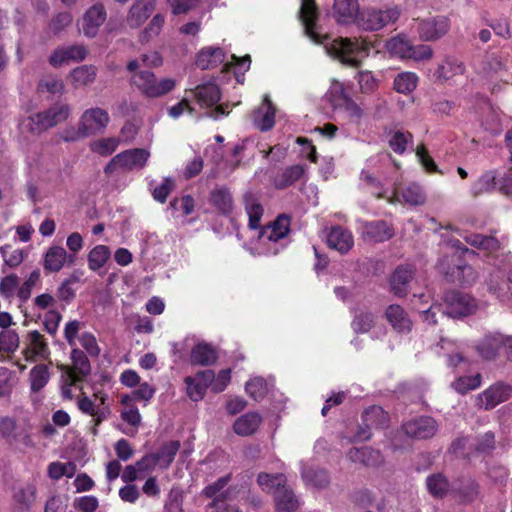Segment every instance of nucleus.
<instances>
[{"instance_id": "1", "label": "nucleus", "mask_w": 512, "mask_h": 512, "mask_svg": "<svg viewBox=\"0 0 512 512\" xmlns=\"http://www.w3.org/2000/svg\"><path fill=\"white\" fill-rule=\"evenodd\" d=\"M300 19L305 34L318 45H323L326 53L341 63L357 67L369 56L373 42L364 37L331 39L323 35L316 24L318 9L314 0H301Z\"/></svg>"}, {"instance_id": "2", "label": "nucleus", "mask_w": 512, "mask_h": 512, "mask_svg": "<svg viewBox=\"0 0 512 512\" xmlns=\"http://www.w3.org/2000/svg\"><path fill=\"white\" fill-rule=\"evenodd\" d=\"M444 255L438 261V269L451 281L470 284L475 280L473 268L462 261V257L474 256V251L468 249L459 240H449L444 246Z\"/></svg>"}, {"instance_id": "3", "label": "nucleus", "mask_w": 512, "mask_h": 512, "mask_svg": "<svg viewBox=\"0 0 512 512\" xmlns=\"http://www.w3.org/2000/svg\"><path fill=\"white\" fill-rule=\"evenodd\" d=\"M290 230V219L285 215L278 216L272 223L257 233L250 251L255 255H276L285 247L286 237Z\"/></svg>"}, {"instance_id": "4", "label": "nucleus", "mask_w": 512, "mask_h": 512, "mask_svg": "<svg viewBox=\"0 0 512 512\" xmlns=\"http://www.w3.org/2000/svg\"><path fill=\"white\" fill-rule=\"evenodd\" d=\"M222 63L225 67H233L237 81L242 82L240 74L243 75L250 68L251 60L248 55L243 58L226 55L222 48L213 46L203 48L197 55L196 64L201 69L214 68Z\"/></svg>"}, {"instance_id": "5", "label": "nucleus", "mask_w": 512, "mask_h": 512, "mask_svg": "<svg viewBox=\"0 0 512 512\" xmlns=\"http://www.w3.org/2000/svg\"><path fill=\"white\" fill-rule=\"evenodd\" d=\"M494 270L487 280L488 289L501 301L510 297V284H512V257L503 255L502 259H494Z\"/></svg>"}, {"instance_id": "6", "label": "nucleus", "mask_w": 512, "mask_h": 512, "mask_svg": "<svg viewBox=\"0 0 512 512\" xmlns=\"http://www.w3.org/2000/svg\"><path fill=\"white\" fill-rule=\"evenodd\" d=\"M400 13L401 11L397 6L384 10L373 7L365 8L358 15L355 24L364 31L375 32L387 25L394 24L399 19Z\"/></svg>"}, {"instance_id": "7", "label": "nucleus", "mask_w": 512, "mask_h": 512, "mask_svg": "<svg viewBox=\"0 0 512 512\" xmlns=\"http://www.w3.org/2000/svg\"><path fill=\"white\" fill-rule=\"evenodd\" d=\"M131 83L144 96L148 98H158L172 91L176 82L172 78L156 79L151 71H139L131 77Z\"/></svg>"}, {"instance_id": "8", "label": "nucleus", "mask_w": 512, "mask_h": 512, "mask_svg": "<svg viewBox=\"0 0 512 512\" xmlns=\"http://www.w3.org/2000/svg\"><path fill=\"white\" fill-rule=\"evenodd\" d=\"M110 120L106 110L95 107L84 111L81 116L78 130H73L74 135L64 136V141H76L82 137L102 132L108 125Z\"/></svg>"}, {"instance_id": "9", "label": "nucleus", "mask_w": 512, "mask_h": 512, "mask_svg": "<svg viewBox=\"0 0 512 512\" xmlns=\"http://www.w3.org/2000/svg\"><path fill=\"white\" fill-rule=\"evenodd\" d=\"M150 157V152L146 149H130L114 156L105 166L104 171L107 174L113 173L117 169L135 170L143 168Z\"/></svg>"}, {"instance_id": "10", "label": "nucleus", "mask_w": 512, "mask_h": 512, "mask_svg": "<svg viewBox=\"0 0 512 512\" xmlns=\"http://www.w3.org/2000/svg\"><path fill=\"white\" fill-rule=\"evenodd\" d=\"M445 313L452 318L472 315L478 310L477 301L470 295L451 291L445 295Z\"/></svg>"}, {"instance_id": "11", "label": "nucleus", "mask_w": 512, "mask_h": 512, "mask_svg": "<svg viewBox=\"0 0 512 512\" xmlns=\"http://www.w3.org/2000/svg\"><path fill=\"white\" fill-rule=\"evenodd\" d=\"M106 18L107 13L104 5L96 3L87 9L82 18L78 20L79 31L87 38H95Z\"/></svg>"}, {"instance_id": "12", "label": "nucleus", "mask_w": 512, "mask_h": 512, "mask_svg": "<svg viewBox=\"0 0 512 512\" xmlns=\"http://www.w3.org/2000/svg\"><path fill=\"white\" fill-rule=\"evenodd\" d=\"M511 394L512 387L510 385L503 382L494 383L477 395L476 406L484 410L493 409L507 401Z\"/></svg>"}, {"instance_id": "13", "label": "nucleus", "mask_w": 512, "mask_h": 512, "mask_svg": "<svg viewBox=\"0 0 512 512\" xmlns=\"http://www.w3.org/2000/svg\"><path fill=\"white\" fill-rule=\"evenodd\" d=\"M31 435L32 425L29 420H24L20 425L11 417H0V436L30 446L33 444Z\"/></svg>"}, {"instance_id": "14", "label": "nucleus", "mask_w": 512, "mask_h": 512, "mask_svg": "<svg viewBox=\"0 0 512 512\" xmlns=\"http://www.w3.org/2000/svg\"><path fill=\"white\" fill-rule=\"evenodd\" d=\"M450 29V21L446 16H433L421 19L417 31L424 41H436L442 38Z\"/></svg>"}, {"instance_id": "15", "label": "nucleus", "mask_w": 512, "mask_h": 512, "mask_svg": "<svg viewBox=\"0 0 512 512\" xmlns=\"http://www.w3.org/2000/svg\"><path fill=\"white\" fill-rule=\"evenodd\" d=\"M179 447L178 441H170L164 444L156 453L147 455L137 462L138 469L154 468L156 466L167 468L173 462Z\"/></svg>"}, {"instance_id": "16", "label": "nucleus", "mask_w": 512, "mask_h": 512, "mask_svg": "<svg viewBox=\"0 0 512 512\" xmlns=\"http://www.w3.org/2000/svg\"><path fill=\"white\" fill-rule=\"evenodd\" d=\"M88 56L86 46L74 44L56 48L49 57V63L55 67L68 65L70 62H81Z\"/></svg>"}, {"instance_id": "17", "label": "nucleus", "mask_w": 512, "mask_h": 512, "mask_svg": "<svg viewBox=\"0 0 512 512\" xmlns=\"http://www.w3.org/2000/svg\"><path fill=\"white\" fill-rule=\"evenodd\" d=\"M210 369L197 372L195 375L184 378L186 395L191 401L199 402L206 394L211 384Z\"/></svg>"}, {"instance_id": "18", "label": "nucleus", "mask_w": 512, "mask_h": 512, "mask_svg": "<svg viewBox=\"0 0 512 512\" xmlns=\"http://www.w3.org/2000/svg\"><path fill=\"white\" fill-rule=\"evenodd\" d=\"M362 420L365 428H360L359 431L352 437L353 441H365L371 437V428L382 427L387 421L386 412L378 406H372L367 409L363 415Z\"/></svg>"}, {"instance_id": "19", "label": "nucleus", "mask_w": 512, "mask_h": 512, "mask_svg": "<svg viewBox=\"0 0 512 512\" xmlns=\"http://www.w3.org/2000/svg\"><path fill=\"white\" fill-rule=\"evenodd\" d=\"M23 354L25 359L30 362L47 359L50 351L44 336L36 330L30 331L27 334Z\"/></svg>"}, {"instance_id": "20", "label": "nucleus", "mask_w": 512, "mask_h": 512, "mask_svg": "<svg viewBox=\"0 0 512 512\" xmlns=\"http://www.w3.org/2000/svg\"><path fill=\"white\" fill-rule=\"evenodd\" d=\"M358 229L362 238L369 242H383L393 236V229L384 221H359Z\"/></svg>"}, {"instance_id": "21", "label": "nucleus", "mask_w": 512, "mask_h": 512, "mask_svg": "<svg viewBox=\"0 0 512 512\" xmlns=\"http://www.w3.org/2000/svg\"><path fill=\"white\" fill-rule=\"evenodd\" d=\"M437 428L436 421L428 416L415 418L403 424V430L408 436L420 439L433 436Z\"/></svg>"}, {"instance_id": "22", "label": "nucleus", "mask_w": 512, "mask_h": 512, "mask_svg": "<svg viewBox=\"0 0 512 512\" xmlns=\"http://www.w3.org/2000/svg\"><path fill=\"white\" fill-rule=\"evenodd\" d=\"M360 12L358 0H334L332 15L338 24L356 23Z\"/></svg>"}, {"instance_id": "23", "label": "nucleus", "mask_w": 512, "mask_h": 512, "mask_svg": "<svg viewBox=\"0 0 512 512\" xmlns=\"http://www.w3.org/2000/svg\"><path fill=\"white\" fill-rule=\"evenodd\" d=\"M156 0H136L129 9L126 25L132 29L140 27L155 9Z\"/></svg>"}, {"instance_id": "24", "label": "nucleus", "mask_w": 512, "mask_h": 512, "mask_svg": "<svg viewBox=\"0 0 512 512\" xmlns=\"http://www.w3.org/2000/svg\"><path fill=\"white\" fill-rule=\"evenodd\" d=\"M276 108L272 104L268 95L263 98L262 104L253 112L252 121L254 126L260 131H269L275 123Z\"/></svg>"}, {"instance_id": "25", "label": "nucleus", "mask_w": 512, "mask_h": 512, "mask_svg": "<svg viewBox=\"0 0 512 512\" xmlns=\"http://www.w3.org/2000/svg\"><path fill=\"white\" fill-rule=\"evenodd\" d=\"M74 257L59 245L50 246L43 256V267L48 272H59L67 262L73 263Z\"/></svg>"}, {"instance_id": "26", "label": "nucleus", "mask_w": 512, "mask_h": 512, "mask_svg": "<svg viewBox=\"0 0 512 512\" xmlns=\"http://www.w3.org/2000/svg\"><path fill=\"white\" fill-rule=\"evenodd\" d=\"M98 69L95 65L84 64L72 69L67 80L75 89L85 88L92 85L97 78Z\"/></svg>"}, {"instance_id": "27", "label": "nucleus", "mask_w": 512, "mask_h": 512, "mask_svg": "<svg viewBox=\"0 0 512 512\" xmlns=\"http://www.w3.org/2000/svg\"><path fill=\"white\" fill-rule=\"evenodd\" d=\"M191 93L201 108L213 107L221 98L220 89L213 82L200 84Z\"/></svg>"}, {"instance_id": "28", "label": "nucleus", "mask_w": 512, "mask_h": 512, "mask_svg": "<svg viewBox=\"0 0 512 512\" xmlns=\"http://www.w3.org/2000/svg\"><path fill=\"white\" fill-rule=\"evenodd\" d=\"M435 353L447 359V365L456 367L465 360L461 345L453 340L442 338L435 346Z\"/></svg>"}, {"instance_id": "29", "label": "nucleus", "mask_w": 512, "mask_h": 512, "mask_svg": "<svg viewBox=\"0 0 512 512\" xmlns=\"http://www.w3.org/2000/svg\"><path fill=\"white\" fill-rule=\"evenodd\" d=\"M242 494H245V492L243 491ZM221 496L222 498L214 499L209 505L213 512H243L236 504V501L244 499V495H240V491L228 488Z\"/></svg>"}, {"instance_id": "30", "label": "nucleus", "mask_w": 512, "mask_h": 512, "mask_svg": "<svg viewBox=\"0 0 512 512\" xmlns=\"http://www.w3.org/2000/svg\"><path fill=\"white\" fill-rule=\"evenodd\" d=\"M327 243L330 248L340 253H346L352 248L354 240L350 231L336 226L330 230L327 236Z\"/></svg>"}, {"instance_id": "31", "label": "nucleus", "mask_w": 512, "mask_h": 512, "mask_svg": "<svg viewBox=\"0 0 512 512\" xmlns=\"http://www.w3.org/2000/svg\"><path fill=\"white\" fill-rule=\"evenodd\" d=\"M505 335L489 333L477 344L476 349L484 359H493L500 348L504 349Z\"/></svg>"}, {"instance_id": "32", "label": "nucleus", "mask_w": 512, "mask_h": 512, "mask_svg": "<svg viewBox=\"0 0 512 512\" xmlns=\"http://www.w3.org/2000/svg\"><path fill=\"white\" fill-rule=\"evenodd\" d=\"M387 321L394 330L406 333L411 330L412 322L404 309L399 305H390L385 312Z\"/></svg>"}, {"instance_id": "33", "label": "nucleus", "mask_w": 512, "mask_h": 512, "mask_svg": "<svg viewBox=\"0 0 512 512\" xmlns=\"http://www.w3.org/2000/svg\"><path fill=\"white\" fill-rule=\"evenodd\" d=\"M414 275L411 265H400L391 276L390 284L393 292L397 296H403L407 293L408 283Z\"/></svg>"}, {"instance_id": "34", "label": "nucleus", "mask_w": 512, "mask_h": 512, "mask_svg": "<svg viewBox=\"0 0 512 512\" xmlns=\"http://www.w3.org/2000/svg\"><path fill=\"white\" fill-rule=\"evenodd\" d=\"M273 379L260 376L251 377L245 385L246 393L256 401L262 400L273 388Z\"/></svg>"}, {"instance_id": "35", "label": "nucleus", "mask_w": 512, "mask_h": 512, "mask_svg": "<svg viewBox=\"0 0 512 512\" xmlns=\"http://www.w3.org/2000/svg\"><path fill=\"white\" fill-rule=\"evenodd\" d=\"M39 114L42 119V126L47 130L65 121L69 117L70 108L68 105L58 104Z\"/></svg>"}, {"instance_id": "36", "label": "nucleus", "mask_w": 512, "mask_h": 512, "mask_svg": "<svg viewBox=\"0 0 512 512\" xmlns=\"http://www.w3.org/2000/svg\"><path fill=\"white\" fill-rule=\"evenodd\" d=\"M45 130L46 128L42 126V119L39 113L27 115L19 119L18 131L23 139L38 135Z\"/></svg>"}, {"instance_id": "37", "label": "nucleus", "mask_w": 512, "mask_h": 512, "mask_svg": "<svg viewBox=\"0 0 512 512\" xmlns=\"http://www.w3.org/2000/svg\"><path fill=\"white\" fill-rule=\"evenodd\" d=\"M261 423V416L258 413L250 412L239 417L233 425L234 431L240 436L253 434Z\"/></svg>"}, {"instance_id": "38", "label": "nucleus", "mask_w": 512, "mask_h": 512, "mask_svg": "<svg viewBox=\"0 0 512 512\" xmlns=\"http://www.w3.org/2000/svg\"><path fill=\"white\" fill-rule=\"evenodd\" d=\"M351 96L347 92L344 84L336 79L330 81V86L325 93L326 101L331 105L333 110H337Z\"/></svg>"}, {"instance_id": "39", "label": "nucleus", "mask_w": 512, "mask_h": 512, "mask_svg": "<svg viewBox=\"0 0 512 512\" xmlns=\"http://www.w3.org/2000/svg\"><path fill=\"white\" fill-rule=\"evenodd\" d=\"M216 359V352L209 344L198 343L191 350L190 360L195 365H211Z\"/></svg>"}, {"instance_id": "40", "label": "nucleus", "mask_w": 512, "mask_h": 512, "mask_svg": "<svg viewBox=\"0 0 512 512\" xmlns=\"http://www.w3.org/2000/svg\"><path fill=\"white\" fill-rule=\"evenodd\" d=\"M301 475L306 486L311 488H324L329 483V477L326 471L322 469L314 470L305 463H302Z\"/></svg>"}, {"instance_id": "41", "label": "nucleus", "mask_w": 512, "mask_h": 512, "mask_svg": "<svg viewBox=\"0 0 512 512\" xmlns=\"http://www.w3.org/2000/svg\"><path fill=\"white\" fill-rule=\"evenodd\" d=\"M61 394L64 399L72 400L76 391H82V379L78 378L72 371H61Z\"/></svg>"}, {"instance_id": "42", "label": "nucleus", "mask_w": 512, "mask_h": 512, "mask_svg": "<svg viewBox=\"0 0 512 512\" xmlns=\"http://www.w3.org/2000/svg\"><path fill=\"white\" fill-rule=\"evenodd\" d=\"M275 495V504L278 512H293L299 506V501L294 493L286 488L285 484L277 489Z\"/></svg>"}, {"instance_id": "43", "label": "nucleus", "mask_w": 512, "mask_h": 512, "mask_svg": "<svg viewBox=\"0 0 512 512\" xmlns=\"http://www.w3.org/2000/svg\"><path fill=\"white\" fill-rule=\"evenodd\" d=\"M459 235L464 238L466 243L482 251H495L499 248V241L493 236L460 232Z\"/></svg>"}, {"instance_id": "44", "label": "nucleus", "mask_w": 512, "mask_h": 512, "mask_svg": "<svg viewBox=\"0 0 512 512\" xmlns=\"http://www.w3.org/2000/svg\"><path fill=\"white\" fill-rule=\"evenodd\" d=\"M411 42L404 35H397L389 39L385 44L386 51L391 57L407 59Z\"/></svg>"}, {"instance_id": "45", "label": "nucleus", "mask_w": 512, "mask_h": 512, "mask_svg": "<svg viewBox=\"0 0 512 512\" xmlns=\"http://www.w3.org/2000/svg\"><path fill=\"white\" fill-rule=\"evenodd\" d=\"M156 389L148 382H140L131 394L121 395V403L128 405L133 400L143 401L146 405L155 394Z\"/></svg>"}, {"instance_id": "46", "label": "nucleus", "mask_w": 512, "mask_h": 512, "mask_svg": "<svg viewBox=\"0 0 512 512\" xmlns=\"http://www.w3.org/2000/svg\"><path fill=\"white\" fill-rule=\"evenodd\" d=\"M72 366H61V371H72L78 378L84 379L90 373V364L84 353L78 349H73L71 353Z\"/></svg>"}, {"instance_id": "47", "label": "nucleus", "mask_w": 512, "mask_h": 512, "mask_svg": "<svg viewBox=\"0 0 512 512\" xmlns=\"http://www.w3.org/2000/svg\"><path fill=\"white\" fill-rule=\"evenodd\" d=\"M348 457L352 462L364 465H375L381 460L380 452L371 447L353 448L348 452Z\"/></svg>"}, {"instance_id": "48", "label": "nucleus", "mask_w": 512, "mask_h": 512, "mask_svg": "<svg viewBox=\"0 0 512 512\" xmlns=\"http://www.w3.org/2000/svg\"><path fill=\"white\" fill-rule=\"evenodd\" d=\"M245 210L249 218V228L253 231L260 227L264 209L258 199L252 195L245 196Z\"/></svg>"}, {"instance_id": "49", "label": "nucleus", "mask_w": 512, "mask_h": 512, "mask_svg": "<svg viewBox=\"0 0 512 512\" xmlns=\"http://www.w3.org/2000/svg\"><path fill=\"white\" fill-rule=\"evenodd\" d=\"M465 71L464 65L456 58L448 57L436 70V76L439 79L448 80L456 75H461Z\"/></svg>"}, {"instance_id": "50", "label": "nucleus", "mask_w": 512, "mask_h": 512, "mask_svg": "<svg viewBox=\"0 0 512 512\" xmlns=\"http://www.w3.org/2000/svg\"><path fill=\"white\" fill-rule=\"evenodd\" d=\"M418 80L414 72H401L394 78L393 87L396 92L407 95L416 89Z\"/></svg>"}, {"instance_id": "51", "label": "nucleus", "mask_w": 512, "mask_h": 512, "mask_svg": "<svg viewBox=\"0 0 512 512\" xmlns=\"http://www.w3.org/2000/svg\"><path fill=\"white\" fill-rule=\"evenodd\" d=\"M120 416L121 419L129 425V428L124 432L130 436L135 435L136 432L138 431V428L142 420L138 408L132 405V402L129 403L128 405H124V408L120 413Z\"/></svg>"}, {"instance_id": "52", "label": "nucleus", "mask_w": 512, "mask_h": 512, "mask_svg": "<svg viewBox=\"0 0 512 512\" xmlns=\"http://www.w3.org/2000/svg\"><path fill=\"white\" fill-rule=\"evenodd\" d=\"M482 376L480 373L474 375H463L457 377L451 387L459 394H466L469 391L476 390L481 386Z\"/></svg>"}, {"instance_id": "53", "label": "nucleus", "mask_w": 512, "mask_h": 512, "mask_svg": "<svg viewBox=\"0 0 512 512\" xmlns=\"http://www.w3.org/2000/svg\"><path fill=\"white\" fill-rule=\"evenodd\" d=\"M111 251L106 245H96L88 254V267L97 271L105 266L110 259Z\"/></svg>"}, {"instance_id": "54", "label": "nucleus", "mask_w": 512, "mask_h": 512, "mask_svg": "<svg viewBox=\"0 0 512 512\" xmlns=\"http://www.w3.org/2000/svg\"><path fill=\"white\" fill-rule=\"evenodd\" d=\"M36 488L31 483H26L16 488L14 492V502L20 509H28L35 500Z\"/></svg>"}, {"instance_id": "55", "label": "nucleus", "mask_w": 512, "mask_h": 512, "mask_svg": "<svg viewBox=\"0 0 512 512\" xmlns=\"http://www.w3.org/2000/svg\"><path fill=\"white\" fill-rule=\"evenodd\" d=\"M50 373L48 367L44 364L34 366L29 374L30 388L32 392H39L48 383Z\"/></svg>"}, {"instance_id": "56", "label": "nucleus", "mask_w": 512, "mask_h": 512, "mask_svg": "<svg viewBox=\"0 0 512 512\" xmlns=\"http://www.w3.org/2000/svg\"><path fill=\"white\" fill-rule=\"evenodd\" d=\"M304 172L305 169L302 165L291 166L275 178L274 185L278 189H284L299 180Z\"/></svg>"}, {"instance_id": "57", "label": "nucleus", "mask_w": 512, "mask_h": 512, "mask_svg": "<svg viewBox=\"0 0 512 512\" xmlns=\"http://www.w3.org/2000/svg\"><path fill=\"white\" fill-rule=\"evenodd\" d=\"M211 201L222 214H230L233 209V200L228 190L217 188L211 194Z\"/></svg>"}, {"instance_id": "58", "label": "nucleus", "mask_w": 512, "mask_h": 512, "mask_svg": "<svg viewBox=\"0 0 512 512\" xmlns=\"http://www.w3.org/2000/svg\"><path fill=\"white\" fill-rule=\"evenodd\" d=\"M257 482L263 491L275 494L277 489H280L286 483V477L283 474L260 473Z\"/></svg>"}, {"instance_id": "59", "label": "nucleus", "mask_w": 512, "mask_h": 512, "mask_svg": "<svg viewBox=\"0 0 512 512\" xmlns=\"http://www.w3.org/2000/svg\"><path fill=\"white\" fill-rule=\"evenodd\" d=\"M335 111L342 113L351 123L358 124L364 117V110L352 97Z\"/></svg>"}, {"instance_id": "60", "label": "nucleus", "mask_w": 512, "mask_h": 512, "mask_svg": "<svg viewBox=\"0 0 512 512\" xmlns=\"http://www.w3.org/2000/svg\"><path fill=\"white\" fill-rule=\"evenodd\" d=\"M401 197L406 204L412 206L423 205L426 201V195L422 187L416 183L407 185L402 190Z\"/></svg>"}, {"instance_id": "61", "label": "nucleus", "mask_w": 512, "mask_h": 512, "mask_svg": "<svg viewBox=\"0 0 512 512\" xmlns=\"http://www.w3.org/2000/svg\"><path fill=\"white\" fill-rule=\"evenodd\" d=\"M20 287L19 277L15 273H10L0 279V296L3 299L11 301L17 296V290Z\"/></svg>"}, {"instance_id": "62", "label": "nucleus", "mask_w": 512, "mask_h": 512, "mask_svg": "<svg viewBox=\"0 0 512 512\" xmlns=\"http://www.w3.org/2000/svg\"><path fill=\"white\" fill-rule=\"evenodd\" d=\"M429 493L434 497H443L449 490V482L440 473L429 476L426 480Z\"/></svg>"}, {"instance_id": "63", "label": "nucleus", "mask_w": 512, "mask_h": 512, "mask_svg": "<svg viewBox=\"0 0 512 512\" xmlns=\"http://www.w3.org/2000/svg\"><path fill=\"white\" fill-rule=\"evenodd\" d=\"M41 281V273L39 269H34L24 280V282L20 285L17 290V297L22 301H27L31 294L32 290L35 286H37Z\"/></svg>"}, {"instance_id": "64", "label": "nucleus", "mask_w": 512, "mask_h": 512, "mask_svg": "<svg viewBox=\"0 0 512 512\" xmlns=\"http://www.w3.org/2000/svg\"><path fill=\"white\" fill-rule=\"evenodd\" d=\"M496 187V175L494 171H487L482 174L477 181L472 185V193L479 195L491 192Z\"/></svg>"}]
</instances>
